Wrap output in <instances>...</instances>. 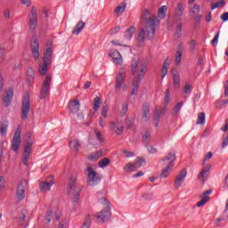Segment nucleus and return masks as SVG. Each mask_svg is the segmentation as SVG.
I'll use <instances>...</instances> for the list:
<instances>
[{
  "label": "nucleus",
  "instance_id": "1",
  "mask_svg": "<svg viewBox=\"0 0 228 228\" xmlns=\"http://www.w3.org/2000/svg\"><path fill=\"white\" fill-rule=\"evenodd\" d=\"M151 12L144 10L142 12V19L146 20L144 28H141L137 35V40L140 44H143L146 40H152L156 35V26H159V19L156 15L149 17Z\"/></svg>",
  "mask_w": 228,
  "mask_h": 228
},
{
  "label": "nucleus",
  "instance_id": "2",
  "mask_svg": "<svg viewBox=\"0 0 228 228\" xmlns=\"http://www.w3.org/2000/svg\"><path fill=\"white\" fill-rule=\"evenodd\" d=\"M131 68L134 79L142 80L145 77V74H147V62L143 61H138L134 59L132 60Z\"/></svg>",
  "mask_w": 228,
  "mask_h": 228
},
{
  "label": "nucleus",
  "instance_id": "3",
  "mask_svg": "<svg viewBox=\"0 0 228 228\" xmlns=\"http://www.w3.org/2000/svg\"><path fill=\"white\" fill-rule=\"evenodd\" d=\"M175 152H169L167 156L162 159L163 166L165 167L162 169V173L160 174V177L167 179L172 172V168H174V163L175 161Z\"/></svg>",
  "mask_w": 228,
  "mask_h": 228
},
{
  "label": "nucleus",
  "instance_id": "4",
  "mask_svg": "<svg viewBox=\"0 0 228 228\" xmlns=\"http://www.w3.org/2000/svg\"><path fill=\"white\" fill-rule=\"evenodd\" d=\"M184 12V7H183L182 3H178L176 5V9L175 10V17L178 20H175V37L176 38H181L183 37V20H181V17H183V12Z\"/></svg>",
  "mask_w": 228,
  "mask_h": 228
},
{
  "label": "nucleus",
  "instance_id": "5",
  "mask_svg": "<svg viewBox=\"0 0 228 228\" xmlns=\"http://www.w3.org/2000/svg\"><path fill=\"white\" fill-rule=\"evenodd\" d=\"M86 181L89 186H97L102 179V175L97 173L92 167L88 166L86 169Z\"/></svg>",
  "mask_w": 228,
  "mask_h": 228
},
{
  "label": "nucleus",
  "instance_id": "6",
  "mask_svg": "<svg viewBox=\"0 0 228 228\" xmlns=\"http://www.w3.org/2000/svg\"><path fill=\"white\" fill-rule=\"evenodd\" d=\"M26 136L27 138L25 139L24 151L22 154V163L23 165L28 166L29 158H31V149H33V137H31V134H27Z\"/></svg>",
  "mask_w": 228,
  "mask_h": 228
},
{
  "label": "nucleus",
  "instance_id": "7",
  "mask_svg": "<svg viewBox=\"0 0 228 228\" xmlns=\"http://www.w3.org/2000/svg\"><path fill=\"white\" fill-rule=\"evenodd\" d=\"M29 110H31V100L29 98V94H26L23 96V101L21 104V118L23 120H28Z\"/></svg>",
  "mask_w": 228,
  "mask_h": 228
},
{
  "label": "nucleus",
  "instance_id": "8",
  "mask_svg": "<svg viewBox=\"0 0 228 228\" xmlns=\"http://www.w3.org/2000/svg\"><path fill=\"white\" fill-rule=\"evenodd\" d=\"M145 165H146L145 159L142 157H137L135 159L134 163L126 164L124 167V170L125 172H136L138 168H140L141 167H145Z\"/></svg>",
  "mask_w": 228,
  "mask_h": 228
},
{
  "label": "nucleus",
  "instance_id": "9",
  "mask_svg": "<svg viewBox=\"0 0 228 228\" xmlns=\"http://www.w3.org/2000/svg\"><path fill=\"white\" fill-rule=\"evenodd\" d=\"M21 134L22 128L20 127V126H18V128L14 132L12 142V151H13V152L19 151V148L20 147V143L22 142V137L20 136Z\"/></svg>",
  "mask_w": 228,
  "mask_h": 228
},
{
  "label": "nucleus",
  "instance_id": "10",
  "mask_svg": "<svg viewBox=\"0 0 228 228\" xmlns=\"http://www.w3.org/2000/svg\"><path fill=\"white\" fill-rule=\"evenodd\" d=\"M52 81H53V76L47 75L43 82V85H42L40 99H45V97H47V95H49V94H51V82Z\"/></svg>",
  "mask_w": 228,
  "mask_h": 228
},
{
  "label": "nucleus",
  "instance_id": "11",
  "mask_svg": "<svg viewBox=\"0 0 228 228\" xmlns=\"http://www.w3.org/2000/svg\"><path fill=\"white\" fill-rule=\"evenodd\" d=\"M110 216L111 211L110 210V207H105L102 211L94 215V218H96L98 224H104V222H108Z\"/></svg>",
  "mask_w": 228,
  "mask_h": 228
},
{
  "label": "nucleus",
  "instance_id": "12",
  "mask_svg": "<svg viewBox=\"0 0 228 228\" xmlns=\"http://www.w3.org/2000/svg\"><path fill=\"white\" fill-rule=\"evenodd\" d=\"M38 26V14L37 13V8L32 7L30 13L28 14V28L30 31H35Z\"/></svg>",
  "mask_w": 228,
  "mask_h": 228
},
{
  "label": "nucleus",
  "instance_id": "13",
  "mask_svg": "<svg viewBox=\"0 0 228 228\" xmlns=\"http://www.w3.org/2000/svg\"><path fill=\"white\" fill-rule=\"evenodd\" d=\"M28 188V181L27 180H21L20 183L18 184V188L16 191V195L18 200H24L26 197V190Z\"/></svg>",
  "mask_w": 228,
  "mask_h": 228
},
{
  "label": "nucleus",
  "instance_id": "14",
  "mask_svg": "<svg viewBox=\"0 0 228 228\" xmlns=\"http://www.w3.org/2000/svg\"><path fill=\"white\" fill-rule=\"evenodd\" d=\"M126 74H127V70H126L124 68H121L118 73V76L116 77V92H118V90L122 88V85H124V82L126 81Z\"/></svg>",
  "mask_w": 228,
  "mask_h": 228
},
{
  "label": "nucleus",
  "instance_id": "15",
  "mask_svg": "<svg viewBox=\"0 0 228 228\" xmlns=\"http://www.w3.org/2000/svg\"><path fill=\"white\" fill-rule=\"evenodd\" d=\"M31 52L35 60H38L40 58V43L37 37H33L30 43Z\"/></svg>",
  "mask_w": 228,
  "mask_h": 228
},
{
  "label": "nucleus",
  "instance_id": "16",
  "mask_svg": "<svg viewBox=\"0 0 228 228\" xmlns=\"http://www.w3.org/2000/svg\"><path fill=\"white\" fill-rule=\"evenodd\" d=\"M110 131H115L116 134L120 136L124 133V123L121 120L110 122Z\"/></svg>",
  "mask_w": 228,
  "mask_h": 228
},
{
  "label": "nucleus",
  "instance_id": "17",
  "mask_svg": "<svg viewBox=\"0 0 228 228\" xmlns=\"http://www.w3.org/2000/svg\"><path fill=\"white\" fill-rule=\"evenodd\" d=\"M186 175H188V172L186 171V168L182 169L178 173L175 180V188H181V186H183V183H184V179H186Z\"/></svg>",
  "mask_w": 228,
  "mask_h": 228
},
{
  "label": "nucleus",
  "instance_id": "18",
  "mask_svg": "<svg viewBox=\"0 0 228 228\" xmlns=\"http://www.w3.org/2000/svg\"><path fill=\"white\" fill-rule=\"evenodd\" d=\"M165 111H167V107L155 109V114L153 117V125L156 127L159 126V121L161 120V115H165Z\"/></svg>",
  "mask_w": 228,
  "mask_h": 228
},
{
  "label": "nucleus",
  "instance_id": "19",
  "mask_svg": "<svg viewBox=\"0 0 228 228\" xmlns=\"http://www.w3.org/2000/svg\"><path fill=\"white\" fill-rule=\"evenodd\" d=\"M53 185L54 179L51 178L50 180L39 183V190L43 193H45V191H51V188H53Z\"/></svg>",
  "mask_w": 228,
  "mask_h": 228
},
{
  "label": "nucleus",
  "instance_id": "20",
  "mask_svg": "<svg viewBox=\"0 0 228 228\" xmlns=\"http://www.w3.org/2000/svg\"><path fill=\"white\" fill-rule=\"evenodd\" d=\"M110 58H112L116 65H122L124 63V59H122V54L118 50H112L110 53Z\"/></svg>",
  "mask_w": 228,
  "mask_h": 228
},
{
  "label": "nucleus",
  "instance_id": "21",
  "mask_svg": "<svg viewBox=\"0 0 228 228\" xmlns=\"http://www.w3.org/2000/svg\"><path fill=\"white\" fill-rule=\"evenodd\" d=\"M80 108H81V103L79 102L78 100H73L69 103V112L72 113L73 115L79 113Z\"/></svg>",
  "mask_w": 228,
  "mask_h": 228
},
{
  "label": "nucleus",
  "instance_id": "22",
  "mask_svg": "<svg viewBox=\"0 0 228 228\" xmlns=\"http://www.w3.org/2000/svg\"><path fill=\"white\" fill-rule=\"evenodd\" d=\"M142 120L143 122H149L151 120V105L149 103L142 105Z\"/></svg>",
  "mask_w": 228,
  "mask_h": 228
},
{
  "label": "nucleus",
  "instance_id": "23",
  "mask_svg": "<svg viewBox=\"0 0 228 228\" xmlns=\"http://www.w3.org/2000/svg\"><path fill=\"white\" fill-rule=\"evenodd\" d=\"M184 49V46L183 45V43L178 45V49L175 55V65H179L183 60V50Z\"/></svg>",
  "mask_w": 228,
  "mask_h": 228
},
{
  "label": "nucleus",
  "instance_id": "24",
  "mask_svg": "<svg viewBox=\"0 0 228 228\" xmlns=\"http://www.w3.org/2000/svg\"><path fill=\"white\" fill-rule=\"evenodd\" d=\"M81 196V189L77 188L74 190L73 198H72V204L74 207V211H76L77 206H79V199Z\"/></svg>",
  "mask_w": 228,
  "mask_h": 228
},
{
  "label": "nucleus",
  "instance_id": "25",
  "mask_svg": "<svg viewBox=\"0 0 228 228\" xmlns=\"http://www.w3.org/2000/svg\"><path fill=\"white\" fill-rule=\"evenodd\" d=\"M210 170H211V165H208V166H206L205 167H203V169L198 175V179H200V181H203V182L207 181L208 177L209 176Z\"/></svg>",
  "mask_w": 228,
  "mask_h": 228
},
{
  "label": "nucleus",
  "instance_id": "26",
  "mask_svg": "<svg viewBox=\"0 0 228 228\" xmlns=\"http://www.w3.org/2000/svg\"><path fill=\"white\" fill-rule=\"evenodd\" d=\"M211 193H213V190H208L203 192L201 200L197 203L198 208H202L209 200L208 195H211Z\"/></svg>",
  "mask_w": 228,
  "mask_h": 228
},
{
  "label": "nucleus",
  "instance_id": "27",
  "mask_svg": "<svg viewBox=\"0 0 228 228\" xmlns=\"http://www.w3.org/2000/svg\"><path fill=\"white\" fill-rule=\"evenodd\" d=\"M13 100V89H8L4 96V102L5 106H10Z\"/></svg>",
  "mask_w": 228,
  "mask_h": 228
},
{
  "label": "nucleus",
  "instance_id": "28",
  "mask_svg": "<svg viewBox=\"0 0 228 228\" xmlns=\"http://www.w3.org/2000/svg\"><path fill=\"white\" fill-rule=\"evenodd\" d=\"M50 65H51V62H47L45 61H42V62L39 63L40 76H45V74H47Z\"/></svg>",
  "mask_w": 228,
  "mask_h": 228
},
{
  "label": "nucleus",
  "instance_id": "29",
  "mask_svg": "<svg viewBox=\"0 0 228 228\" xmlns=\"http://www.w3.org/2000/svg\"><path fill=\"white\" fill-rule=\"evenodd\" d=\"M168 69H170V59L167 58L164 61V64L162 66V69H161V78L165 79V76H167V74H168Z\"/></svg>",
  "mask_w": 228,
  "mask_h": 228
},
{
  "label": "nucleus",
  "instance_id": "30",
  "mask_svg": "<svg viewBox=\"0 0 228 228\" xmlns=\"http://www.w3.org/2000/svg\"><path fill=\"white\" fill-rule=\"evenodd\" d=\"M85 26H86V23H85L83 20H80L72 30V35H79V33H81V31H83L85 28Z\"/></svg>",
  "mask_w": 228,
  "mask_h": 228
},
{
  "label": "nucleus",
  "instance_id": "31",
  "mask_svg": "<svg viewBox=\"0 0 228 228\" xmlns=\"http://www.w3.org/2000/svg\"><path fill=\"white\" fill-rule=\"evenodd\" d=\"M134 31H136V28H134V26L126 29L124 35V40H131L133 38V35H134Z\"/></svg>",
  "mask_w": 228,
  "mask_h": 228
},
{
  "label": "nucleus",
  "instance_id": "32",
  "mask_svg": "<svg viewBox=\"0 0 228 228\" xmlns=\"http://www.w3.org/2000/svg\"><path fill=\"white\" fill-rule=\"evenodd\" d=\"M43 61H46L48 63H51V61H53V49H51V47L46 48Z\"/></svg>",
  "mask_w": 228,
  "mask_h": 228
},
{
  "label": "nucleus",
  "instance_id": "33",
  "mask_svg": "<svg viewBox=\"0 0 228 228\" xmlns=\"http://www.w3.org/2000/svg\"><path fill=\"white\" fill-rule=\"evenodd\" d=\"M142 80L138 79V78H134L133 82H132V93L131 95H137L138 94V86H140V83Z\"/></svg>",
  "mask_w": 228,
  "mask_h": 228
},
{
  "label": "nucleus",
  "instance_id": "34",
  "mask_svg": "<svg viewBox=\"0 0 228 228\" xmlns=\"http://www.w3.org/2000/svg\"><path fill=\"white\" fill-rule=\"evenodd\" d=\"M69 147L74 152H78L79 147H81V143H79V140L74 139L69 142Z\"/></svg>",
  "mask_w": 228,
  "mask_h": 228
},
{
  "label": "nucleus",
  "instance_id": "35",
  "mask_svg": "<svg viewBox=\"0 0 228 228\" xmlns=\"http://www.w3.org/2000/svg\"><path fill=\"white\" fill-rule=\"evenodd\" d=\"M99 158H102V150H99L98 151L92 153L89 155L88 159L91 161H97Z\"/></svg>",
  "mask_w": 228,
  "mask_h": 228
},
{
  "label": "nucleus",
  "instance_id": "36",
  "mask_svg": "<svg viewBox=\"0 0 228 228\" xmlns=\"http://www.w3.org/2000/svg\"><path fill=\"white\" fill-rule=\"evenodd\" d=\"M173 85L175 90L181 86V77L177 73L173 75Z\"/></svg>",
  "mask_w": 228,
  "mask_h": 228
},
{
  "label": "nucleus",
  "instance_id": "37",
  "mask_svg": "<svg viewBox=\"0 0 228 228\" xmlns=\"http://www.w3.org/2000/svg\"><path fill=\"white\" fill-rule=\"evenodd\" d=\"M102 104V101L101 100V97L96 96L94 99V106H93L94 111H99V108H101Z\"/></svg>",
  "mask_w": 228,
  "mask_h": 228
},
{
  "label": "nucleus",
  "instance_id": "38",
  "mask_svg": "<svg viewBox=\"0 0 228 228\" xmlns=\"http://www.w3.org/2000/svg\"><path fill=\"white\" fill-rule=\"evenodd\" d=\"M35 79V70H33V68H28L27 69V80L28 83H33V80Z\"/></svg>",
  "mask_w": 228,
  "mask_h": 228
},
{
  "label": "nucleus",
  "instance_id": "39",
  "mask_svg": "<svg viewBox=\"0 0 228 228\" xmlns=\"http://www.w3.org/2000/svg\"><path fill=\"white\" fill-rule=\"evenodd\" d=\"M197 125L204 126L206 124V114L204 112H200L198 114Z\"/></svg>",
  "mask_w": 228,
  "mask_h": 228
},
{
  "label": "nucleus",
  "instance_id": "40",
  "mask_svg": "<svg viewBox=\"0 0 228 228\" xmlns=\"http://www.w3.org/2000/svg\"><path fill=\"white\" fill-rule=\"evenodd\" d=\"M168 10V7L167 5H162L159 9V19H165L167 17V11Z\"/></svg>",
  "mask_w": 228,
  "mask_h": 228
},
{
  "label": "nucleus",
  "instance_id": "41",
  "mask_svg": "<svg viewBox=\"0 0 228 228\" xmlns=\"http://www.w3.org/2000/svg\"><path fill=\"white\" fill-rule=\"evenodd\" d=\"M76 181H77V178L75 175H71V177L69 178V184L68 186L69 193L72 191V189L74 188V184H76Z\"/></svg>",
  "mask_w": 228,
  "mask_h": 228
},
{
  "label": "nucleus",
  "instance_id": "42",
  "mask_svg": "<svg viewBox=\"0 0 228 228\" xmlns=\"http://www.w3.org/2000/svg\"><path fill=\"white\" fill-rule=\"evenodd\" d=\"M108 165H110V159L108 158H104L98 162V167L100 168H105V167H108Z\"/></svg>",
  "mask_w": 228,
  "mask_h": 228
},
{
  "label": "nucleus",
  "instance_id": "43",
  "mask_svg": "<svg viewBox=\"0 0 228 228\" xmlns=\"http://www.w3.org/2000/svg\"><path fill=\"white\" fill-rule=\"evenodd\" d=\"M126 12V4H123V5H118L115 9V13L117 15H122Z\"/></svg>",
  "mask_w": 228,
  "mask_h": 228
},
{
  "label": "nucleus",
  "instance_id": "44",
  "mask_svg": "<svg viewBox=\"0 0 228 228\" xmlns=\"http://www.w3.org/2000/svg\"><path fill=\"white\" fill-rule=\"evenodd\" d=\"M6 133H8V125L0 124V134H1V136H6Z\"/></svg>",
  "mask_w": 228,
  "mask_h": 228
},
{
  "label": "nucleus",
  "instance_id": "45",
  "mask_svg": "<svg viewBox=\"0 0 228 228\" xmlns=\"http://www.w3.org/2000/svg\"><path fill=\"white\" fill-rule=\"evenodd\" d=\"M142 141L144 143H149L151 142V133L148 131L142 133Z\"/></svg>",
  "mask_w": 228,
  "mask_h": 228
},
{
  "label": "nucleus",
  "instance_id": "46",
  "mask_svg": "<svg viewBox=\"0 0 228 228\" xmlns=\"http://www.w3.org/2000/svg\"><path fill=\"white\" fill-rule=\"evenodd\" d=\"M191 13L195 16L199 15L200 13V5L194 4V6L192 7Z\"/></svg>",
  "mask_w": 228,
  "mask_h": 228
},
{
  "label": "nucleus",
  "instance_id": "47",
  "mask_svg": "<svg viewBox=\"0 0 228 228\" xmlns=\"http://www.w3.org/2000/svg\"><path fill=\"white\" fill-rule=\"evenodd\" d=\"M94 134L98 142H100L101 143L104 142V137L102 136V134L98 129H94Z\"/></svg>",
  "mask_w": 228,
  "mask_h": 228
},
{
  "label": "nucleus",
  "instance_id": "48",
  "mask_svg": "<svg viewBox=\"0 0 228 228\" xmlns=\"http://www.w3.org/2000/svg\"><path fill=\"white\" fill-rule=\"evenodd\" d=\"M222 4H225V0H219L216 4H213L211 6V10H216V8H220Z\"/></svg>",
  "mask_w": 228,
  "mask_h": 228
},
{
  "label": "nucleus",
  "instance_id": "49",
  "mask_svg": "<svg viewBox=\"0 0 228 228\" xmlns=\"http://www.w3.org/2000/svg\"><path fill=\"white\" fill-rule=\"evenodd\" d=\"M98 202L105 206V208H110V203H108V199L105 197L98 198Z\"/></svg>",
  "mask_w": 228,
  "mask_h": 228
},
{
  "label": "nucleus",
  "instance_id": "50",
  "mask_svg": "<svg viewBox=\"0 0 228 228\" xmlns=\"http://www.w3.org/2000/svg\"><path fill=\"white\" fill-rule=\"evenodd\" d=\"M126 127L127 129H136V126H134V124L133 123V120H131V119L126 120Z\"/></svg>",
  "mask_w": 228,
  "mask_h": 228
},
{
  "label": "nucleus",
  "instance_id": "51",
  "mask_svg": "<svg viewBox=\"0 0 228 228\" xmlns=\"http://www.w3.org/2000/svg\"><path fill=\"white\" fill-rule=\"evenodd\" d=\"M181 108H183V102H178L175 106V108L173 109L174 110V114L177 115V113H179V111H181Z\"/></svg>",
  "mask_w": 228,
  "mask_h": 228
},
{
  "label": "nucleus",
  "instance_id": "52",
  "mask_svg": "<svg viewBox=\"0 0 228 228\" xmlns=\"http://www.w3.org/2000/svg\"><path fill=\"white\" fill-rule=\"evenodd\" d=\"M51 218H53V211L52 210H48L46 212V216H45V222L46 224H49L51 222Z\"/></svg>",
  "mask_w": 228,
  "mask_h": 228
},
{
  "label": "nucleus",
  "instance_id": "53",
  "mask_svg": "<svg viewBox=\"0 0 228 228\" xmlns=\"http://www.w3.org/2000/svg\"><path fill=\"white\" fill-rule=\"evenodd\" d=\"M122 154H124L125 158H134V153L127 150H123Z\"/></svg>",
  "mask_w": 228,
  "mask_h": 228
},
{
  "label": "nucleus",
  "instance_id": "54",
  "mask_svg": "<svg viewBox=\"0 0 228 228\" xmlns=\"http://www.w3.org/2000/svg\"><path fill=\"white\" fill-rule=\"evenodd\" d=\"M165 104H168L170 102V89H167L165 93Z\"/></svg>",
  "mask_w": 228,
  "mask_h": 228
},
{
  "label": "nucleus",
  "instance_id": "55",
  "mask_svg": "<svg viewBox=\"0 0 228 228\" xmlns=\"http://www.w3.org/2000/svg\"><path fill=\"white\" fill-rule=\"evenodd\" d=\"M146 149L150 154H156V152H158V150L156 149V147L152 145H147Z\"/></svg>",
  "mask_w": 228,
  "mask_h": 228
},
{
  "label": "nucleus",
  "instance_id": "56",
  "mask_svg": "<svg viewBox=\"0 0 228 228\" xmlns=\"http://www.w3.org/2000/svg\"><path fill=\"white\" fill-rule=\"evenodd\" d=\"M183 94L190 95L191 94V86L190 84H185Z\"/></svg>",
  "mask_w": 228,
  "mask_h": 228
},
{
  "label": "nucleus",
  "instance_id": "57",
  "mask_svg": "<svg viewBox=\"0 0 228 228\" xmlns=\"http://www.w3.org/2000/svg\"><path fill=\"white\" fill-rule=\"evenodd\" d=\"M220 37V31L214 37L213 40L211 41L212 45H216L218 44V38Z\"/></svg>",
  "mask_w": 228,
  "mask_h": 228
},
{
  "label": "nucleus",
  "instance_id": "58",
  "mask_svg": "<svg viewBox=\"0 0 228 228\" xmlns=\"http://www.w3.org/2000/svg\"><path fill=\"white\" fill-rule=\"evenodd\" d=\"M227 146H228V134H227V136L224 138L221 147L222 149H225V147Z\"/></svg>",
  "mask_w": 228,
  "mask_h": 228
},
{
  "label": "nucleus",
  "instance_id": "59",
  "mask_svg": "<svg viewBox=\"0 0 228 228\" xmlns=\"http://www.w3.org/2000/svg\"><path fill=\"white\" fill-rule=\"evenodd\" d=\"M212 158H213V152L209 151V152L206 155V157H205V159H204L203 165H204V162H205V161H209V159H211Z\"/></svg>",
  "mask_w": 228,
  "mask_h": 228
},
{
  "label": "nucleus",
  "instance_id": "60",
  "mask_svg": "<svg viewBox=\"0 0 228 228\" xmlns=\"http://www.w3.org/2000/svg\"><path fill=\"white\" fill-rule=\"evenodd\" d=\"M4 17L5 19H10V17H11L10 9H5V10L4 11Z\"/></svg>",
  "mask_w": 228,
  "mask_h": 228
},
{
  "label": "nucleus",
  "instance_id": "61",
  "mask_svg": "<svg viewBox=\"0 0 228 228\" xmlns=\"http://www.w3.org/2000/svg\"><path fill=\"white\" fill-rule=\"evenodd\" d=\"M91 222H92V219H91L90 216H86L83 224L84 225H90Z\"/></svg>",
  "mask_w": 228,
  "mask_h": 228
},
{
  "label": "nucleus",
  "instance_id": "62",
  "mask_svg": "<svg viewBox=\"0 0 228 228\" xmlns=\"http://www.w3.org/2000/svg\"><path fill=\"white\" fill-rule=\"evenodd\" d=\"M188 44H189L190 49H191V51H193V49H195V45H197L195 40H191L190 42H188Z\"/></svg>",
  "mask_w": 228,
  "mask_h": 228
},
{
  "label": "nucleus",
  "instance_id": "63",
  "mask_svg": "<svg viewBox=\"0 0 228 228\" xmlns=\"http://www.w3.org/2000/svg\"><path fill=\"white\" fill-rule=\"evenodd\" d=\"M227 130H228V118L225 120L224 126L221 128V131H223V133H227Z\"/></svg>",
  "mask_w": 228,
  "mask_h": 228
},
{
  "label": "nucleus",
  "instance_id": "64",
  "mask_svg": "<svg viewBox=\"0 0 228 228\" xmlns=\"http://www.w3.org/2000/svg\"><path fill=\"white\" fill-rule=\"evenodd\" d=\"M221 20H224V22H227V20H228V12H224L221 15Z\"/></svg>",
  "mask_w": 228,
  "mask_h": 228
}]
</instances>
